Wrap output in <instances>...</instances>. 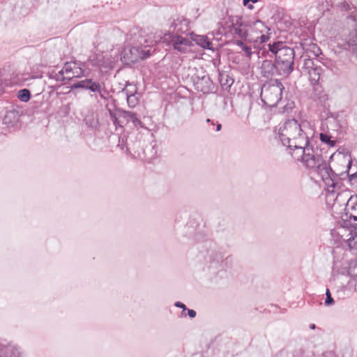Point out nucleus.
<instances>
[{
  "instance_id": "obj_2",
  "label": "nucleus",
  "mask_w": 357,
  "mask_h": 357,
  "mask_svg": "<svg viewBox=\"0 0 357 357\" xmlns=\"http://www.w3.org/2000/svg\"><path fill=\"white\" fill-rule=\"evenodd\" d=\"M269 50L275 56L280 75L287 77L294 70V50L282 42H275L268 45Z\"/></svg>"
},
{
  "instance_id": "obj_32",
  "label": "nucleus",
  "mask_w": 357,
  "mask_h": 357,
  "mask_svg": "<svg viewBox=\"0 0 357 357\" xmlns=\"http://www.w3.org/2000/svg\"><path fill=\"white\" fill-rule=\"evenodd\" d=\"M221 127H222L221 124L218 123V124L217 125L216 130H217V131H220V130H221Z\"/></svg>"
},
{
  "instance_id": "obj_20",
  "label": "nucleus",
  "mask_w": 357,
  "mask_h": 357,
  "mask_svg": "<svg viewBox=\"0 0 357 357\" xmlns=\"http://www.w3.org/2000/svg\"><path fill=\"white\" fill-rule=\"evenodd\" d=\"M243 24L240 23L239 26H234V32L235 34H237L241 38H246L248 36V30L242 28Z\"/></svg>"
},
{
  "instance_id": "obj_10",
  "label": "nucleus",
  "mask_w": 357,
  "mask_h": 357,
  "mask_svg": "<svg viewBox=\"0 0 357 357\" xmlns=\"http://www.w3.org/2000/svg\"><path fill=\"white\" fill-rule=\"evenodd\" d=\"M261 74L266 78H270L275 75H280L277 63L275 64L272 61L269 60L263 61L261 66Z\"/></svg>"
},
{
  "instance_id": "obj_1",
  "label": "nucleus",
  "mask_w": 357,
  "mask_h": 357,
  "mask_svg": "<svg viewBox=\"0 0 357 357\" xmlns=\"http://www.w3.org/2000/svg\"><path fill=\"white\" fill-rule=\"evenodd\" d=\"M278 135L283 145L293 151L291 155L295 159L318 173L323 180L331 178L332 170L322 156L309 146L308 137L297 120H287L280 126Z\"/></svg>"
},
{
  "instance_id": "obj_30",
  "label": "nucleus",
  "mask_w": 357,
  "mask_h": 357,
  "mask_svg": "<svg viewBox=\"0 0 357 357\" xmlns=\"http://www.w3.org/2000/svg\"><path fill=\"white\" fill-rule=\"evenodd\" d=\"M188 314L191 318H194L196 316V312L193 310H188Z\"/></svg>"
},
{
  "instance_id": "obj_4",
  "label": "nucleus",
  "mask_w": 357,
  "mask_h": 357,
  "mask_svg": "<svg viewBox=\"0 0 357 357\" xmlns=\"http://www.w3.org/2000/svg\"><path fill=\"white\" fill-rule=\"evenodd\" d=\"M164 40L169 45L172 46L174 50L183 54L186 53L188 48L192 45L191 40L186 36L168 33L165 35Z\"/></svg>"
},
{
  "instance_id": "obj_11",
  "label": "nucleus",
  "mask_w": 357,
  "mask_h": 357,
  "mask_svg": "<svg viewBox=\"0 0 357 357\" xmlns=\"http://www.w3.org/2000/svg\"><path fill=\"white\" fill-rule=\"evenodd\" d=\"M120 118L122 119L123 123L132 122L133 126L136 128L138 126L142 127L141 121L137 117V115L132 112L120 110Z\"/></svg>"
},
{
  "instance_id": "obj_6",
  "label": "nucleus",
  "mask_w": 357,
  "mask_h": 357,
  "mask_svg": "<svg viewBox=\"0 0 357 357\" xmlns=\"http://www.w3.org/2000/svg\"><path fill=\"white\" fill-rule=\"evenodd\" d=\"M252 29V34L253 38L251 39L255 43H264L268 40L269 36L264 33H268L270 31L261 21L257 20L250 25Z\"/></svg>"
},
{
  "instance_id": "obj_3",
  "label": "nucleus",
  "mask_w": 357,
  "mask_h": 357,
  "mask_svg": "<svg viewBox=\"0 0 357 357\" xmlns=\"http://www.w3.org/2000/svg\"><path fill=\"white\" fill-rule=\"evenodd\" d=\"M284 86L278 79L265 83L261 91V99L268 107H275L282 99Z\"/></svg>"
},
{
  "instance_id": "obj_25",
  "label": "nucleus",
  "mask_w": 357,
  "mask_h": 357,
  "mask_svg": "<svg viewBox=\"0 0 357 357\" xmlns=\"http://www.w3.org/2000/svg\"><path fill=\"white\" fill-rule=\"evenodd\" d=\"M347 243L350 249L357 248V231H355L354 235L347 240Z\"/></svg>"
},
{
  "instance_id": "obj_17",
  "label": "nucleus",
  "mask_w": 357,
  "mask_h": 357,
  "mask_svg": "<svg viewBox=\"0 0 357 357\" xmlns=\"http://www.w3.org/2000/svg\"><path fill=\"white\" fill-rule=\"evenodd\" d=\"M109 112L110 117L113 121V123L116 126H119L122 127L123 126L122 125L123 124V123L122 121V119H121V118H120V110L116 114L113 112L110 109L109 110Z\"/></svg>"
},
{
  "instance_id": "obj_38",
  "label": "nucleus",
  "mask_w": 357,
  "mask_h": 357,
  "mask_svg": "<svg viewBox=\"0 0 357 357\" xmlns=\"http://www.w3.org/2000/svg\"><path fill=\"white\" fill-rule=\"evenodd\" d=\"M206 121H207V122H210V121H211V120H210L209 119H208L206 120Z\"/></svg>"
},
{
  "instance_id": "obj_9",
  "label": "nucleus",
  "mask_w": 357,
  "mask_h": 357,
  "mask_svg": "<svg viewBox=\"0 0 357 357\" xmlns=\"http://www.w3.org/2000/svg\"><path fill=\"white\" fill-rule=\"evenodd\" d=\"M60 73L66 76L63 79H71L73 77H80L84 75L82 68L75 62L66 63Z\"/></svg>"
},
{
  "instance_id": "obj_21",
  "label": "nucleus",
  "mask_w": 357,
  "mask_h": 357,
  "mask_svg": "<svg viewBox=\"0 0 357 357\" xmlns=\"http://www.w3.org/2000/svg\"><path fill=\"white\" fill-rule=\"evenodd\" d=\"M319 138L322 142L327 144L331 147H333L335 145V141L332 140L331 136L327 134L321 133Z\"/></svg>"
},
{
  "instance_id": "obj_31",
  "label": "nucleus",
  "mask_w": 357,
  "mask_h": 357,
  "mask_svg": "<svg viewBox=\"0 0 357 357\" xmlns=\"http://www.w3.org/2000/svg\"><path fill=\"white\" fill-rule=\"evenodd\" d=\"M175 305H176V307H181V308H183V310H185V309H186L185 305L183 303H181V302H176V303H175Z\"/></svg>"
},
{
  "instance_id": "obj_23",
  "label": "nucleus",
  "mask_w": 357,
  "mask_h": 357,
  "mask_svg": "<svg viewBox=\"0 0 357 357\" xmlns=\"http://www.w3.org/2000/svg\"><path fill=\"white\" fill-rule=\"evenodd\" d=\"M236 44L241 47V49L245 52L246 56L248 57H250L251 55L252 54V52L251 50V48L248 46H247L246 45L244 44V43L241 40H237L236 42Z\"/></svg>"
},
{
  "instance_id": "obj_7",
  "label": "nucleus",
  "mask_w": 357,
  "mask_h": 357,
  "mask_svg": "<svg viewBox=\"0 0 357 357\" xmlns=\"http://www.w3.org/2000/svg\"><path fill=\"white\" fill-rule=\"evenodd\" d=\"M169 33L171 35H181L188 36L189 32V22L183 17H178L172 24Z\"/></svg>"
},
{
  "instance_id": "obj_33",
  "label": "nucleus",
  "mask_w": 357,
  "mask_h": 357,
  "mask_svg": "<svg viewBox=\"0 0 357 357\" xmlns=\"http://www.w3.org/2000/svg\"><path fill=\"white\" fill-rule=\"evenodd\" d=\"M310 328L311 329H314L315 328V325L314 324H310Z\"/></svg>"
},
{
  "instance_id": "obj_35",
  "label": "nucleus",
  "mask_w": 357,
  "mask_h": 357,
  "mask_svg": "<svg viewBox=\"0 0 357 357\" xmlns=\"http://www.w3.org/2000/svg\"><path fill=\"white\" fill-rule=\"evenodd\" d=\"M351 163V161L350 160V161L349 162L348 165H347V168H349V166H350Z\"/></svg>"
},
{
  "instance_id": "obj_26",
  "label": "nucleus",
  "mask_w": 357,
  "mask_h": 357,
  "mask_svg": "<svg viewBox=\"0 0 357 357\" xmlns=\"http://www.w3.org/2000/svg\"><path fill=\"white\" fill-rule=\"evenodd\" d=\"M127 102L130 107H134L137 103V99L136 96L133 94L127 96Z\"/></svg>"
},
{
  "instance_id": "obj_12",
  "label": "nucleus",
  "mask_w": 357,
  "mask_h": 357,
  "mask_svg": "<svg viewBox=\"0 0 357 357\" xmlns=\"http://www.w3.org/2000/svg\"><path fill=\"white\" fill-rule=\"evenodd\" d=\"M143 46L141 45H133L130 50V52L132 55V61H137L139 59H144L150 55L149 50L142 49Z\"/></svg>"
},
{
  "instance_id": "obj_22",
  "label": "nucleus",
  "mask_w": 357,
  "mask_h": 357,
  "mask_svg": "<svg viewBox=\"0 0 357 357\" xmlns=\"http://www.w3.org/2000/svg\"><path fill=\"white\" fill-rule=\"evenodd\" d=\"M30 91L28 89H22L18 92V98L23 102H27L30 99Z\"/></svg>"
},
{
  "instance_id": "obj_24",
  "label": "nucleus",
  "mask_w": 357,
  "mask_h": 357,
  "mask_svg": "<svg viewBox=\"0 0 357 357\" xmlns=\"http://www.w3.org/2000/svg\"><path fill=\"white\" fill-rule=\"evenodd\" d=\"M17 114L15 111H9L6 112L4 116L3 121L5 123L8 124L12 122V120H15Z\"/></svg>"
},
{
  "instance_id": "obj_18",
  "label": "nucleus",
  "mask_w": 357,
  "mask_h": 357,
  "mask_svg": "<svg viewBox=\"0 0 357 357\" xmlns=\"http://www.w3.org/2000/svg\"><path fill=\"white\" fill-rule=\"evenodd\" d=\"M91 79H85L83 80L78 81L75 83H74L71 88L72 89H88L89 86V82H91Z\"/></svg>"
},
{
  "instance_id": "obj_27",
  "label": "nucleus",
  "mask_w": 357,
  "mask_h": 357,
  "mask_svg": "<svg viewBox=\"0 0 357 357\" xmlns=\"http://www.w3.org/2000/svg\"><path fill=\"white\" fill-rule=\"evenodd\" d=\"M351 185L357 190V172L349 176Z\"/></svg>"
},
{
  "instance_id": "obj_5",
  "label": "nucleus",
  "mask_w": 357,
  "mask_h": 357,
  "mask_svg": "<svg viewBox=\"0 0 357 357\" xmlns=\"http://www.w3.org/2000/svg\"><path fill=\"white\" fill-rule=\"evenodd\" d=\"M303 70L308 74L309 80L312 85L318 83L324 71L321 66L315 64L313 60L309 58L304 59Z\"/></svg>"
},
{
  "instance_id": "obj_29",
  "label": "nucleus",
  "mask_w": 357,
  "mask_h": 357,
  "mask_svg": "<svg viewBox=\"0 0 357 357\" xmlns=\"http://www.w3.org/2000/svg\"><path fill=\"white\" fill-rule=\"evenodd\" d=\"M347 43L349 46H354L357 45V36L356 33L353 35L352 40H348Z\"/></svg>"
},
{
  "instance_id": "obj_14",
  "label": "nucleus",
  "mask_w": 357,
  "mask_h": 357,
  "mask_svg": "<svg viewBox=\"0 0 357 357\" xmlns=\"http://www.w3.org/2000/svg\"><path fill=\"white\" fill-rule=\"evenodd\" d=\"M345 210L350 216L357 220V195L351 196L347 202Z\"/></svg>"
},
{
  "instance_id": "obj_19",
  "label": "nucleus",
  "mask_w": 357,
  "mask_h": 357,
  "mask_svg": "<svg viewBox=\"0 0 357 357\" xmlns=\"http://www.w3.org/2000/svg\"><path fill=\"white\" fill-rule=\"evenodd\" d=\"M102 86L99 82H94L93 79H91L89 82V86L88 90H90L92 92H97L101 93ZM101 98H103V95L100 94Z\"/></svg>"
},
{
  "instance_id": "obj_34",
  "label": "nucleus",
  "mask_w": 357,
  "mask_h": 357,
  "mask_svg": "<svg viewBox=\"0 0 357 357\" xmlns=\"http://www.w3.org/2000/svg\"><path fill=\"white\" fill-rule=\"evenodd\" d=\"M313 47L316 48L318 52L320 50L315 45H313Z\"/></svg>"
},
{
  "instance_id": "obj_28",
  "label": "nucleus",
  "mask_w": 357,
  "mask_h": 357,
  "mask_svg": "<svg viewBox=\"0 0 357 357\" xmlns=\"http://www.w3.org/2000/svg\"><path fill=\"white\" fill-rule=\"evenodd\" d=\"M326 298L325 301V304L326 305H332L334 303V301H333V298L331 297V292L328 289H326Z\"/></svg>"
},
{
  "instance_id": "obj_8",
  "label": "nucleus",
  "mask_w": 357,
  "mask_h": 357,
  "mask_svg": "<svg viewBox=\"0 0 357 357\" xmlns=\"http://www.w3.org/2000/svg\"><path fill=\"white\" fill-rule=\"evenodd\" d=\"M132 40L134 45H141L144 47H149L153 44L151 36L145 29L135 30L132 33Z\"/></svg>"
},
{
  "instance_id": "obj_13",
  "label": "nucleus",
  "mask_w": 357,
  "mask_h": 357,
  "mask_svg": "<svg viewBox=\"0 0 357 357\" xmlns=\"http://www.w3.org/2000/svg\"><path fill=\"white\" fill-rule=\"evenodd\" d=\"M18 349L12 344H4L0 342V357H19Z\"/></svg>"
},
{
  "instance_id": "obj_36",
  "label": "nucleus",
  "mask_w": 357,
  "mask_h": 357,
  "mask_svg": "<svg viewBox=\"0 0 357 357\" xmlns=\"http://www.w3.org/2000/svg\"><path fill=\"white\" fill-rule=\"evenodd\" d=\"M201 90H202L204 93H207V92H208V91H206H206H204V89H201Z\"/></svg>"
},
{
  "instance_id": "obj_37",
  "label": "nucleus",
  "mask_w": 357,
  "mask_h": 357,
  "mask_svg": "<svg viewBox=\"0 0 357 357\" xmlns=\"http://www.w3.org/2000/svg\"><path fill=\"white\" fill-rule=\"evenodd\" d=\"M248 8H249L250 9H252V5H250V6H248Z\"/></svg>"
},
{
  "instance_id": "obj_16",
  "label": "nucleus",
  "mask_w": 357,
  "mask_h": 357,
  "mask_svg": "<svg viewBox=\"0 0 357 357\" xmlns=\"http://www.w3.org/2000/svg\"><path fill=\"white\" fill-rule=\"evenodd\" d=\"M89 61L93 66L98 67H105L107 66V63L104 61V56L102 54H95L89 57Z\"/></svg>"
},
{
  "instance_id": "obj_15",
  "label": "nucleus",
  "mask_w": 357,
  "mask_h": 357,
  "mask_svg": "<svg viewBox=\"0 0 357 357\" xmlns=\"http://www.w3.org/2000/svg\"><path fill=\"white\" fill-rule=\"evenodd\" d=\"M191 39L194 40L198 45L207 49H211V42L209 41L208 38L206 36H199L195 35L193 37V33H191Z\"/></svg>"
}]
</instances>
